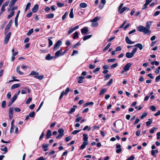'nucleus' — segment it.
<instances>
[{"instance_id": "nucleus-1", "label": "nucleus", "mask_w": 160, "mask_h": 160, "mask_svg": "<svg viewBox=\"0 0 160 160\" xmlns=\"http://www.w3.org/2000/svg\"><path fill=\"white\" fill-rule=\"evenodd\" d=\"M137 28L139 31L143 32L144 34L149 35L151 32V30H149L146 27L142 26H140Z\"/></svg>"}, {"instance_id": "nucleus-2", "label": "nucleus", "mask_w": 160, "mask_h": 160, "mask_svg": "<svg viewBox=\"0 0 160 160\" xmlns=\"http://www.w3.org/2000/svg\"><path fill=\"white\" fill-rule=\"evenodd\" d=\"M100 19V18L97 17L94 18L93 19L91 20L92 22L91 25L93 27H97L98 26V23L97 21Z\"/></svg>"}, {"instance_id": "nucleus-3", "label": "nucleus", "mask_w": 160, "mask_h": 160, "mask_svg": "<svg viewBox=\"0 0 160 160\" xmlns=\"http://www.w3.org/2000/svg\"><path fill=\"white\" fill-rule=\"evenodd\" d=\"M137 49V48H134L132 50L131 52H127L126 54V57L128 58H132L133 56L135 53L136 52Z\"/></svg>"}, {"instance_id": "nucleus-4", "label": "nucleus", "mask_w": 160, "mask_h": 160, "mask_svg": "<svg viewBox=\"0 0 160 160\" xmlns=\"http://www.w3.org/2000/svg\"><path fill=\"white\" fill-rule=\"evenodd\" d=\"M70 90L69 88H67L66 89L65 91H63L61 94L59 98V100L61 99L64 95H66L68 93L69 91H71Z\"/></svg>"}, {"instance_id": "nucleus-5", "label": "nucleus", "mask_w": 160, "mask_h": 160, "mask_svg": "<svg viewBox=\"0 0 160 160\" xmlns=\"http://www.w3.org/2000/svg\"><path fill=\"white\" fill-rule=\"evenodd\" d=\"M132 64L131 63H128L123 67V69L124 70V71L127 72L129 70L130 68L131 67Z\"/></svg>"}, {"instance_id": "nucleus-6", "label": "nucleus", "mask_w": 160, "mask_h": 160, "mask_svg": "<svg viewBox=\"0 0 160 160\" xmlns=\"http://www.w3.org/2000/svg\"><path fill=\"white\" fill-rule=\"evenodd\" d=\"M62 44V42L60 41H58L55 44L53 48L54 51H56L58 49L59 47Z\"/></svg>"}, {"instance_id": "nucleus-7", "label": "nucleus", "mask_w": 160, "mask_h": 160, "mask_svg": "<svg viewBox=\"0 0 160 160\" xmlns=\"http://www.w3.org/2000/svg\"><path fill=\"white\" fill-rule=\"evenodd\" d=\"M11 33L10 32L8 33L7 35H6L4 40V43L5 44H7L9 40V38L10 37Z\"/></svg>"}, {"instance_id": "nucleus-8", "label": "nucleus", "mask_w": 160, "mask_h": 160, "mask_svg": "<svg viewBox=\"0 0 160 160\" xmlns=\"http://www.w3.org/2000/svg\"><path fill=\"white\" fill-rule=\"evenodd\" d=\"M121 146L120 144H117L116 145V148H117L116 150V152L117 153H119L122 151V149L121 148Z\"/></svg>"}, {"instance_id": "nucleus-9", "label": "nucleus", "mask_w": 160, "mask_h": 160, "mask_svg": "<svg viewBox=\"0 0 160 160\" xmlns=\"http://www.w3.org/2000/svg\"><path fill=\"white\" fill-rule=\"evenodd\" d=\"M39 6L38 4H35L32 9V12L34 13L36 12L38 10Z\"/></svg>"}, {"instance_id": "nucleus-10", "label": "nucleus", "mask_w": 160, "mask_h": 160, "mask_svg": "<svg viewBox=\"0 0 160 160\" xmlns=\"http://www.w3.org/2000/svg\"><path fill=\"white\" fill-rule=\"evenodd\" d=\"M81 31L82 33L85 34L88 32V30L87 27H84L82 28Z\"/></svg>"}, {"instance_id": "nucleus-11", "label": "nucleus", "mask_w": 160, "mask_h": 160, "mask_svg": "<svg viewBox=\"0 0 160 160\" xmlns=\"http://www.w3.org/2000/svg\"><path fill=\"white\" fill-rule=\"evenodd\" d=\"M62 50L60 49V50L57 51L55 54V57L56 58H58L60 55H61L62 54Z\"/></svg>"}, {"instance_id": "nucleus-12", "label": "nucleus", "mask_w": 160, "mask_h": 160, "mask_svg": "<svg viewBox=\"0 0 160 160\" xmlns=\"http://www.w3.org/2000/svg\"><path fill=\"white\" fill-rule=\"evenodd\" d=\"M20 86V83H17L13 84L11 87V88L12 90H13L15 88H18Z\"/></svg>"}, {"instance_id": "nucleus-13", "label": "nucleus", "mask_w": 160, "mask_h": 160, "mask_svg": "<svg viewBox=\"0 0 160 160\" xmlns=\"http://www.w3.org/2000/svg\"><path fill=\"white\" fill-rule=\"evenodd\" d=\"M16 2V1L14 0H12L11 1L9 5V8H8V11H9L10 8Z\"/></svg>"}, {"instance_id": "nucleus-14", "label": "nucleus", "mask_w": 160, "mask_h": 160, "mask_svg": "<svg viewBox=\"0 0 160 160\" xmlns=\"http://www.w3.org/2000/svg\"><path fill=\"white\" fill-rule=\"evenodd\" d=\"M152 22L151 21H149L146 22V27L149 30H150V26L151 25Z\"/></svg>"}, {"instance_id": "nucleus-15", "label": "nucleus", "mask_w": 160, "mask_h": 160, "mask_svg": "<svg viewBox=\"0 0 160 160\" xmlns=\"http://www.w3.org/2000/svg\"><path fill=\"white\" fill-rule=\"evenodd\" d=\"M133 46L136 47L137 48H138L140 50H141L143 48V46L142 44L140 43H138L137 44H135Z\"/></svg>"}, {"instance_id": "nucleus-16", "label": "nucleus", "mask_w": 160, "mask_h": 160, "mask_svg": "<svg viewBox=\"0 0 160 160\" xmlns=\"http://www.w3.org/2000/svg\"><path fill=\"white\" fill-rule=\"evenodd\" d=\"M127 7H124L120 9V10H118V11L120 14H122L123 13L125 10H126L127 9Z\"/></svg>"}, {"instance_id": "nucleus-17", "label": "nucleus", "mask_w": 160, "mask_h": 160, "mask_svg": "<svg viewBox=\"0 0 160 160\" xmlns=\"http://www.w3.org/2000/svg\"><path fill=\"white\" fill-rule=\"evenodd\" d=\"M39 74L38 72H36L34 71H32L31 72V73L29 74L30 76H38Z\"/></svg>"}, {"instance_id": "nucleus-18", "label": "nucleus", "mask_w": 160, "mask_h": 160, "mask_svg": "<svg viewBox=\"0 0 160 160\" xmlns=\"http://www.w3.org/2000/svg\"><path fill=\"white\" fill-rule=\"evenodd\" d=\"M51 135L52 134L51 131L50 130H48L46 135V138L47 139H49Z\"/></svg>"}, {"instance_id": "nucleus-19", "label": "nucleus", "mask_w": 160, "mask_h": 160, "mask_svg": "<svg viewBox=\"0 0 160 160\" xmlns=\"http://www.w3.org/2000/svg\"><path fill=\"white\" fill-rule=\"evenodd\" d=\"M83 142H88V135L86 134H83Z\"/></svg>"}, {"instance_id": "nucleus-20", "label": "nucleus", "mask_w": 160, "mask_h": 160, "mask_svg": "<svg viewBox=\"0 0 160 160\" xmlns=\"http://www.w3.org/2000/svg\"><path fill=\"white\" fill-rule=\"evenodd\" d=\"M20 68V67L19 66H18L17 67V68H16L17 72V73H18L19 74H20V75H23L24 73L23 72L20 71L19 70Z\"/></svg>"}, {"instance_id": "nucleus-21", "label": "nucleus", "mask_w": 160, "mask_h": 160, "mask_svg": "<svg viewBox=\"0 0 160 160\" xmlns=\"http://www.w3.org/2000/svg\"><path fill=\"white\" fill-rule=\"evenodd\" d=\"M88 144V142H83L80 148V149H83L85 148L86 146Z\"/></svg>"}, {"instance_id": "nucleus-22", "label": "nucleus", "mask_w": 160, "mask_h": 160, "mask_svg": "<svg viewBox=\"0 0 160 160\" xmlns=\"http://www.w3.org/2000/svg\"><path fill=\"white\" fill-rule=\"evenodd\" d=\"M46 18L48 19H51L53 18L54 15L53 13H51L46 15Z\"/></svg>"}, {"instance_id": "nucleus-23", "label": "nucleus", "mask_w": 160, "mask_h": 160, "mask_svg": "<svg viewBox=\"0 0 160 160\" xmlns=\"http://www.w3.org/2000/svg\"><path fill=\"white\" fill-rule=\"evenodd\" d=\"M12 20H11L10 22H9L8 25L6 27V29H7L8 30H9L10 28V27L12 23Z\"/></svg>"}, {"instance_id": "nucleus-24", "label": "nucleus", "mask_w": 160, "mask_h": 160, "mask_svg": "<svg viewBox=\"0 0 160 160\" xmlns=\"http://www.w3.org/2000/svg\"><path fill=\"white\" fill-rule=\"evenodd\" d=\"M84 78V77L82 76H80L78 77V82L79 83H82L83 82V79Z\"/></svg>"}, {"instance_id": "nucleus-25", "label": "nucleus", "mask_w": 160, "mask_h": 160, "mask_svg": "<svg viewBox=\"0 0 160 160\" xmlns=\"http://www.w3.org/2000/svg\"><path fill=\"white\" fill-rule=\"evenodd\" d=\"M53 57H51L50 54H48L46 57L45 58L47 60H51L53 59Z\"/></svg>"}, {"instance_id": "nucleus-26", "label": "nucleus", "mask_w": 160, "mask_h": 160, "mask_svg": "<svg viewBox=\"0 0 160 160\" xmlns=\"http://www.w3.org/2000/svg\"><path fill=\"white\" fill-rule=\"evenodd\" d=\"M79 6L81 8H85L87 6V5L86 3L82 2L80 3Z\"/></svg>"}, {"instance_id": "nucleus-27", "label": "nucleus", "mask_w": 160, "mask_h": 160, "mask_svg": "<svg viewBox=\"0 0 160 160\" xmlns=\"http://www.w3.org/2000/svg\"><path fill=\"white\" fill-rule=\"evenodd\" d=\"M14 14V11H11V12L10 13V14L8 16V18L9 19L12 17Z\"/></svg>"}, {"instance_id": "nucleus-28", "label": "nucleus", "mask_w": 160, "mask_h": 160, "mask_svg": "<svg viewBox=\"0 0 160 160\" xmlns=\"http://www.w3.org/2000/svg\"><path fill=\"white\" fill-rule=\"evenodd\" d=\"M69 17L71 18H73L74 17V15L73 13V9H72L71 10L69 14Z\"/></svg>"}, {"instance_id": "nucleus-29", "label": "nucleus", "mask_w": 160, "mask_h": 160, "mask_svg": "<svg viewBox=\"0 0 160 160\" xmlns=\"http://www.w3.org/2000/svg\"><path fill=\"white\" fill-rule=\"evenodd\" d=\"M78 37V33L77 32H76L74 33V35L73 36L72 38L74 39H76V38Z\"/></svg>"}, {"instance_id": "nucleus-30", "label": "nucleus", "mask_w": 160, "mask_h": 160, "mask_svg": "<svg viewBox=\"0 0 160 160\" xmlns=\"http://www.w3.org/2000/svg\"><path fill=\"white\" fill-rule=\"evenodd\" d=\"M148 121H149L147 122H146V125L147 126H149L150 125L152 122V121L151 119H149Z\"/></svg>"}, {"instance_id": "nucleus-31", "label": "nucleus", "mask_w": 160, "mask_h": 160, "mask_svg": "<svg viewBox=\"0 0 160 160\" xmlns=\"http://www.w3.org/2000/svg\"><path fill=\"white\" fill-rule=\"evenodd\" d=\"M125 40L127 43L130 44L131 42V40L129 39L128 37L127 36L125 38Z\"/></svg>"}, {"instance_id": "nucleus-32", "label": "nucleus", "mask_w": 160, "mask_h": 160, "mask_svg": "<svg viewBox=\"0 0 160 160\" xmlns=\"http://www.w3.org/2000/svg\"><path fill=\"white\" fill-rule=\"evenodd\" d=\"M111 45V43H108L107 46L104 48V49L103 50V51H105L106 50H107L110 47Z\"/></svg>"}, {"instance_id": "nucleus-33", "label": "nucleus", "mask_w": 160, "mask_h": 160, "mask_svg": "<svg viewBox=\"0 0 160 160\" xmlns=\"http://www.w3.org/2000/svg\"><path fill=\"white\" fill-rule=\"evenodd\" d=\"M34 77V78H36L40 80L44 78L43 75H42L40 76H35Z\"/></svg>"}, {"instance_id": "nucleus-34", "label": "nucleus", "mask_w": 160, "mask_h": 160, "mask_svg": "<svg viewBox=\"0 0 160 160\" xmlns=\"http://www.w3.org/2000/svg\"><path fill=\"white\" fill-rule=\"evenodd\" d=\"M33 29H31L30 30H29L28 32V33L27 34V35L28 36H29L33 32Z\"/></svg>"}, {"instance_id": "nucleus-35", "label": "nucleus", "mask_w": 160, "mask_h": 160, "mask_svg": "<svg viewBox=\"0 0 160 160\" xmlns=\"http://www.w3.org/2000/svg\"><path fill=\"white\" fill-rule=\"evenodd\" d=\"M106 90H107L106 89H102L101 91V92L100 93V95H101L103 94L105 92H106Z\"/></svg>"}, {"instance_id": "nucleus-36", "label": "nucleus", "mask_w": 160, "mask_h": 160, "mask_svg": "<svg viewBox=\"0 0 160 160\" xmlns=\"http://www.w3.org/2000/svg\"><path fill=\"white\" fill-rule=\"evenodd\" d=\"M52 37H51L50 38H49L48 39V43H49V45L48 46L49 47H51L52 45V41L50 40V38H52Z\"/></svg>"}, {"instance_id": "nucleus-37", "label": "nucleus", "mask_w": 160, "mask_h": 160, "mask_svg": "<svg viewBox=\"0 0 160 160\" xmlns=\"http://www.w3.org/2000/svg\"><path fill=\"white\" fill-rule=\"evenodd\" d=\"M57 5L59 7H62L64 6V3L58 2L57 3Z\"/></svg>"}, {"instance_id": "nucleus-38", "label": "nucleus", "mask_w": 160, "mask_h": 160, "mask_svg": "<svg viewBox=\"0 0 160 160\" xmlns=\"http://www.w3.org/2000/svg\"><path fill=\"white\" fill-rule=\"evenodd\" d=\"M58 132L60 134H63V135L64 130L63 129H59L58 130Z\"/></svg>"}, {"instance_id": "nucleus-39", "label": "nucleus", "mask_w": 160, "mask_h": 160, "mask_svg": "<svg viewBox=\"0 0 160 160\" xmlns=\"http://www.w3.org/2000/svg\"><path fill=\"white\" fill-rule=\"evenodd\" d=\"M31 6V3L28 2L27 4L26 8H25V12H26L28 9H29V8Z\"/></svg>"}, {"instance_id": "nucleus-40", "label": "nucleus", "mask_w": 160, "mask_h": 160, "mask_svg": "<svg viewBox=\"0 0 160 160\" xmlns=\"http://www.w3.org/2000/svg\"><path fill=\"white\" fill-rule=\"evenodd\" d=\"M9 114H13V108H10L9 110Z\"/></svg>"}, {"instance_id": "nucleus-41", "label": "nucleus", "mask_w": 160, "mask_h": 160, "mask_svg": "<svg viewBox=\"0 0 160 160\" xmlns=\"http://www.w3.org/2000/svg\"><path fill=\"white\" fill-rule=\"evenodd\" d=\"M29 116L31 118H33L35 116V112H32L29 113Z\"/></svg>"}, {"instance_id": "nucleus-42", "label": "nucleus", "mask_w": 160, "mask_h": 160, "mask_svg": "<svg viewBox=\"0 0 160 160\" xmlns=\"http://www.w3.org/2000/svg\"><path fill=\"white\" fill-rule=\"evenodd\" d=\"M74 31L73 28H70L68 31V34H70L72 33Z\"/></svg>"}, {"instance_id": "nucleus-43", "label": "nucleus", "mask_w": 160, "mask_h": 160, "mask_svg": "<svg viewBox=\"0 0 160 160\" xmlns=\"http://www.w3.org/2000/svg\"><path fill=\"white\" fill-rule=\"evenodd\" d=\"M147 115V113H144L142 114L141 116L140 117V118L141 119H143L144 118L146 117Z\"/></svg>"}, {"instance_id": "nucleus-44", "label": "nucleus", "mask_w": 160, "mask_h": 160, "mask_svg": "<svg viewBox=\"0 0 160 160\" xmlns=\"http://www.w3.org/2000/svg\"><path fill=\"white\" fill-rule=\"evenodd\" d=\"M81 130H74L72 132V134L73 135L76 134L77 133L79 132Z\"/></svg>"}, {"instance_id": "nucleus-45", "label": "nucleus", "mask_w": 160, "mask_h": 160, "mask_svg": "<svg viewBox=\"0 0 160 160\" xmlns=\"http://www.w3.org/2000/svg\"><path fill=\"white\" fill-rule=\"evenodd\" d=\"M157 129L158 128L157 127H154L150 131V133H153L154 132V130H157Z\"/></svg>"}, {"instance_id": "nucleus-46", "label": "nucleus", "mask_w": 160, "mask_h": 160, "mask_svg": "<svg viewBox=\"0 0 160 160\" xmlns=\"http://www.w3.org/2000/svg\"><path fill=\"white\" fill-rule=\"evenodd\" d=\"M113 81V79H111L108 82V83L107 84V86H110L111 84L112 83Z\"/></svg>"}, {"instance_id": "nucleus-47", "label": "nucleus", "mask_w": 160, "mask_h": 160, "mask_svg": "<svg viewBox=\"0 0 160 160\" xmlns=\"http://www.w3.org/2000/svg\"><path fill=\"white\" fill-rule=\"evenodd\" d=\"M90 38V35H87L85 36H84L83 38V40L85 41L88 39Z\"/></svg>"}, {"instance_id": "nucleus-48", "label": "nucleus", "mask_w": 160, "mask_h": 160, "mask_svg": "<svg viewBox=\"0 0 160 160\" xmlns=\"http://www.w3.org/2000/svg\"><path fill=\"white\" fill-rule=\"evenodd\" d=\"M1 150L2 151L5 152H7L8 151V148L7 147H5L3 148H1Z\"/></svg>"}, {"instance_id": "nucleus-49", "label": "nucleus", "mask_w": 160, "mask_h": 160, "mask_svg": "<svg viewBox=\"0 0 160 160\" xmlns=\"http://www.w3.org/2000/svg\"><path fill=\"white\" fill-rule=\"evenodd\" d=\"M150 109L152 111H154L156 110V108L154 106H152L150 107Z\"/></svg>"}, {"instance_id": "nucleus-50", "label": "nucleus", "mask_w": 160, "mask_h": 160, "mask_svg": "<svg viewBox=\"0 0 160 160\" xmlns=\"http://www.w3.org/2000/svg\"><path fill=\"white\" fill-rule=\"evenodd\" d=\"M6 103L5 101H3L2 103V107L3 108H4L6 106Z\"/></svg>"}, {"instance_id": "nucleus-51", "label": "nucleus", "mask_w": 160, "mask_h": 160, "mask_svg": "<svg viewBox=\"0 0 160 160\" xmlns=\"http://www.w3.org/2000/svg\"><path fill=\"white\" fill-rule=\"evenodd\" d=\"M118 66V64L117 63H115V64H114L112 65L111 66V68H115L116 67H117Z\"/></svg>"}, {"instance_id": "nucleus-52", "label": "nucleus", "mask_w": 160, "mask_h": 160, "mask_svg": "<svg viewBox=\"0 0 160 160\" xmlns=\"http://www.w3.org/2000/svg\"><path fill=\"white\" fill-rule=\"evenodd\" d=\"M49 146L48 144H43L42 146V147L43 148H47Z\"/></svg>"}, {"instance_id": "nucleus-53", "label": "nucleus", "mask_w": 160, "mask_h": 160, "mask_svg": "<svg viewBox=\"0 0 160 160\" xmlns=\"http://www.w3.org/2000/svg\"><path fill=\"white\" fill-rule=\"evenodd\" d=\"M32 98H29L26 101V104H28L29 103L32 101Z\"/></svg>"}, {"instance_id": "nucleus-54", "label": "nucleus", "mask_w": 160, "mask_h": 160, "mask_svg": "<svg viewBox=\"0 0 160 160\" xmlns=\"http://www.w3.org/2000/svg\"><path fill=\"white\" fill-rule=\"evenodd\" d=\"M75 110V108H72L69 111L68 113L69 114H71L72 113L74 112Z\"/></svg>"}, {"instance_id": "nucleus-55", "label": "nucleus", "mask_w": 160, "mask_h": 160, "mask_svg": "<svg viewBox=\"0 0 160 160\" xmlns=\"http://www.w3.org/2000/svg\"><path fill=\"white\" fill-rule=\"evenodd\" d=\"M100 69V68H97L95 70L93 71V72L94 73H96L97 72L99 71Z\"/></svg>"}, {"instance_id": "nucleus-56", "label": "nucleus", "mask_w": 160, "mask_h": 160, "mask_svg": "<svg viewBox=\"0 0 160 160\" xmlns=\"http://www.w3.org/2000/svg\"><path fill=\"white\" fill-rule=\"evenodd\" d=\"M18 96H17L16 95H14L12 97V100L14 102L17 98Z\"/></svg>"}, {"instance_id": "nucleus-57", "label": "nucleus", "mask_w": 160, "mask_h": 160, "mask_svg": "<svg viewBox=\"0 0 160 160\" xmlns=\"http://www.w3.org/2000/svg\"><path fill=\"white\" fill-rule=\"evenodd\" d=\"M11 92H9L7 95V97L9 99L11 98Z\"/></svg>"}, {"instance_id": "nucleus-58", "label": "nucleus", "mask_w": 160, "mask_h": 160, "mask_svg": "<svg viewBox=\"0 0 160 160\" xmlns=\"http://www.w3.org/2000/svg\"><path fill=\"white\" fill-rule=\"evenodd\" d=\"M81 45V43L78 42L76 44H74L73 46V48H76L77 46H79Z\"/></svg>"}, {"instance_id": "nucleus-59", "label": "nucleus", "mask_w": 160, "mask_h": 160, "mask_svg": "<svg viewBox=\"0 0 160 160\" xmlns=\"http://www.w3.org/2000/svg\"><path fill=\"white\" fill-rule=\"evenodd\" d=\"M116 59L114 58H112V59H108V62H112L115 61Z\"/></svg>"}, {"instance_id": "nucleus-60", "label": "nucleus", "mask_w": 160, "mask_h": 160, "mask_svg": "<svg viewBox=\"0 0 160 160\" xmlns=\"http://www.w3.org/2000/svg\"><path fill=\"white\" fill-rule=\"evenodd\" d=\"M67 12H66L63 15L62 19L63 20H64L66 18V16L67 14Z\"/></svg>"}, {"instance_id": "nucleus-61", "label": "nucleus", "mask_w": 160, "mask_h": 160, "mask_svg": "<svg viewBox=\"0 0 160 160\" xmlns=\"http://www.w3.org/2000/svg\"><path fill=\"white\" fill-rule=\"evenodd\" d=\"M160 80V75L157 76L155 79L156 82H158Z\"/></svg>"}, {"instance_id": "nucleus-62", "label": "nucleus", "mask_w": 160, "mask_h": 160, "mask_svg": "<svg viewBox=\"0 0 160 160\" xmlns=\"http://www.w3.org/2000/svg\"><path fill=\"white\" fill-rule=\"evenodd\" d=\"M44 132H42L41 135V136H40V137H39V139L40 140H41L42 138L44 137Z\"/></svg>"}, {"instance_id": "nucleus-63", "label": "nucleus", "mask_w": 160, "mask_h": 160, "mask_svg": "<svg viewBox=\"0 0 160 160\" xmlns=\"http://www.w3.org/2000/svg\"><path fill=\"white\" fill-rule=\"evenodd\" d=\"M139 121H140L139 119L138 118H136V120H135V122L133 124L134 125H135L136 124H137L139 122Z\"/></svg>"}, {"instance_id": "nucleus-64", "label": "nucleus", "mask_w": 160, "mask_h": 160, "mask_svg": "<svg viewBox=\"0 0 160 160\" xmlns=\"http://www.w3.org/2000/svg\"><path fill=\"white\" fill-rule=\"evenodd\" d=\"M37 160H46L45 158H44L42 157H39L37 159Z\"/></svg>"}]
</instances>
